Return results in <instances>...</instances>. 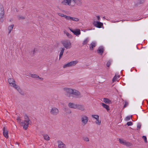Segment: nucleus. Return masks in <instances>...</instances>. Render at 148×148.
I'll return each mask as SVG.
<instances>
[{
    "label": "nucleus",
    "instance_id": "32",
    "mask_svg": "<svg viewBox=\"0 0 148 148\" xmlns=\"http://www.w3.org/2000/svg\"><path fill=\"white\" fill-rule=\"evenodd\" d=\"M132 144L129 142H128L126 141L125 145L127 147H130L132 146Z\"/></svg>",
    "mask_w": 148,
    "mask_h": 148
},
{
    "label": "nucleus",
    "instance_id": "5",
    "mask_svg": "<svg viewBox=\"0 0 148 148\" xmlns=\"http://www.w3.org/2000/svg\"><path fill=\"white\" fill-rule=\"evenodd\" d=\"M78 63V61L77 60L72 61L64 64L63 66V68H64L66 67L74 66Z\"/></svg>",
    "mask_w": 148,
    "mask_h": 148
},
{
    "label": "nucleus",
    "instance_id": "52",
    "mask_svg": "<svg viewBox=\"0 0 148 148\" xmlns=\"http://www.w3.org/2000/svg\"><path fill=\"white\" fill-rule=\"evenodd\" d=\"M97 18L98 20H99L100 19V16H97Z\"/></svg>",
    "mask_w": 148,
    "mask_h": 148
},
{
    "label": "nucleus",
    "instance_id": "35",
    "mask_svg": "<svg viewBox=\"0 0 148 148\" xmlns=\"http://www.w3.org/2000/svg\"><path fill=\"white\" fill-rule=\"evenodd\" d=\"M57 14L60 16L61 17H64L65 18V17L66 15H64V14L62 13H58Z\"/></svg>",
    "mask_w": 148,
    "mask_h": 148
},
{
    "label": "nucleus",
    "instance_id": "37",
    "mask_svg": "<svg viewBox=\"0 0 148 148\" xmlns=\"http://www.w3.org/2000/svg\"><path fill=\"white\" fill-rule=\"evenodd\" d=\"M31 76L33 78L39 77V76L35 74H32L31 75Z\"/></svg>",
    "mask_w": 148,
    "mask_h": 148
},
{
    "label": "nucleus",
    "instance_id": "25",
    "mask_svg": "<svg viewBox=\"0 0 148 148\" xmlns=\"http://www.w3.org/2000/svg\"><path fill=\"white\" fill-rule=\"evenodd\" d=\"M44 139L46 140H49L50 139V137L48 135L46 134H44L42 135Z\"/></svg>",
    "mask_w": 148,
    "mask_h": 148
},
{
    "label": "nucleus",
    "instance_id": "26",
    "mask_svg": "<svg viewBox=\"0 0 148 148\" xmlns=\"http://www.w3.org/2000/svg\"><path fill=\"white\" fill-rule=\"evenodd\" d=\"M119 141L121 144H122L124 145H125V143L126 142L125 140L121 138L119 139Z\"/></svg>",
    "mask_w": 148,
    "mask_h": 148
},
{
    "label": "nucleus",
    "instance_id": "18",
    "mask_svg": "<svg viewBox=\"0 0 148 148\" xmlns=\"http://www.w3.org/2000/svg\"><path fill=\"white\" fill-rule=\"evenodd\" d=\"M96 42H92L91 43L90 45L89 49L90 50H92L93 48L95 47L96 45Z\"/></svg>",
    "mask_w": 148,
    "mask_h": 148
},
{
    "label": "nucleus",
    "instance_id": "13",
    "mask_svg": "<svg viewBox=\"0 0 148 148\" xmlns=\"http://www.w3.org/2000/svg\"><path fill=\"white\" fill-rule=\"evenodd\" d=\"M73 3H74V6H75V4L77 5H81L82 3L81 0H73Z\"/></svg>",
    "mask_w": 148,
    "mask_h": 148
},
{
    "label": "nucleus",
    "instance_id": "9",
    "mask_svg": "<svg viewBox=\"0 0 148 148\" xmlns=\"http://www.w3.org/2000/svg\"><path fill=\"white\" fill-rule=\"evenodd\" d=\"M59 148H65L66 146L61 141L58 140L57 142Z\"/></svg>",
    "mask_w": 148,
    "mask_h": 148
},
{
    "label": "nucleus",
    "instance_id": "39",
    "mask_svg": "<svg viewBox=\"0 0 148 148\" xmlns=\"http://www.w3.org/2000/svg\"><path fill=\"white\" fill-rule=\"evenodd\" d=\"M95 123L99 125H100L101 124V121L100 120H99V119H98L96 120Z\"/></svg>",
    "mask_w": 148,
    "mask_h": 148
},
{
    "label": "nucleus",
    "instance_id": "4",
    "mask_svg": "<svg viewBox=\"0 0 148 148\" xmlns=\"http://www.w3.org/2000/svg\"><path fill=\"white\" fill-rule=\"evenodd\" d=\"M62 44L63 46L66 49H69L71 47V42L68 40H66L62 42Z\"/></svg>",
    "mask_w": 148,
    "mask_h": 148
},
{
    "label": "nucleus",
    "instance_id": "30",
    "mask_svg": "<svg viewBox=\"0 0 148 148\" xmlns=\"http://www.w3.org/2000/svg\"><path fill=\"white\" fill-rule=\"evenodd\" d=\"M24 118H25V121H26V122H29L30 120L29 118L27 116V115L26 114L24 116Z\"/></svg>",
    "mask_w": 148,
    "mask_h": 148
},
{
    "label": "nucleus",
    "instance_id": "31",
    "mask_svg": "<svg viewBox=\"0 0 148 148\" xmlns=\"http://www.w3.org/2000/svg\"><path fill=\"white\" fill-rule=\"evenodd\" d=\"M71 21H74L76 22H77L79 21V19L77 18L71 17Z\"/></svg>",
    "mask_w": 148,
    "mask_h": 148
},
{
    "label": "nucleus",
    "instance_id": "19",
    "mask_svg": "<svg viewBox=\"0 0 148 148\" xmlns=\"http://www.w3.org/2000/svg\"><path fill=\"white\" fill-rule=\"evenodd\" d=\"M74 35L77 36H78L80 34V32L79 29H77L74 30L73 33Z\"/></svg>",
    "mask_w": 148,
    "mask_h": 148
},
{
    "label": "nucleus",
    "instance_id": "41",
    "mask_svg": "<svg viewBox=\"0 0 148 148\" xmlns=\"http://www.w3.org/2000/svg\"><path fill=\"white\" fill-rule=\"evenodd\" d=\"M92 117L93 118L95 119L96 120L98 119H99V116L98 115H92Z\"/></svg>",
    "mask_w": 148,
    "mask_h": 148
},
{
    "label": "nucleus",
    "instance_id": "2",
    "mask_svg": "<svg viewBox=\"0 0 148 148\" xmlns=\"http://www.w3.org/2000/svg\"><path fill=\"white\" fill-rule=\"evenodd\" d=\"M73 0H63L61 4L63 5H68L71 7H74V3H73Z\"/></svg>",
    "mask_w": 148,
    "mask_h": 148
},
{
    "label": "nucleus",
    "instance_id": "15",
    "mask_svg": "<svg viewBox=\"0 0 148 148\" xmlns=\"http://www.w3.org/2000/svg\"><path fill=\"white\" fill-rule=\"evenodd\" d=\"M76 109H77L82 111H84L85 110L84 106L82 105L77 104Z\"/></svg>",
    "mask_w": 148,
    "mask_h": 148
},
{
    "label": "nucleus",
    "instance_id": "3",
    "mask_svg": "<svg viewBox=\"0 0 148 148\" xmlns=\"http://www.w3.org/2000/svg\"><path fill=\"white\" fill-rule=\"evenodd\" d=\"M88 120V118L86 116L83 115L81 116V122L83 126L85 125L87 123Z\"/></svg>",
    "mask_w": 148,
    "mask_h": 148
},
{
    "label": "nucleus",
    "instance_id": "50",
    "mask_svg": "<svg viewBox=\"0 0 148 148\" xmlns=\"http://www.w3.org/2000/svg\"><path fill=\"white\" fill-rule=\"evenodd\" d=\"M141 125H140L138 124L137 126V128L138 129H140L141 127Z\"/></svg>",
    "mask_w": 148,
    "mask_h": 148
},
{
    "label": "nucleus",
    "instance_id": "22",
    "mask_svg": "<svg viewBox=\"0 0 148 148\" xmlns=\"http://www.w3.org/2000/svg\"><path fill=\"white\" fill-rule=\"evenodd\" d=\"M103 101L105 103L108 104H110L111 103V101L109 99L106 98H103Z\"/></svg>",
    "mask_w": 148,
    "mask_h": 148
},
{
    "label": "nucleus",
    "instance_id": "47",
    "mask_svg": "<svg viewBox=\"0 0 148 148\" xmlns=\"http://www.w3.org/2000/svg\"><path fill=\"white\" fill-rule=\"evenodd\" d=\"M110 64L111 62L110 61H108L106 64V66L108 67H109L110 66Z\"/></svg>",
    "mask_w": 148,
    "mask_h": 148
},
{
    "label": "nucleus",
    "instance_id": "7",
    "mask_svg": "<svg viewBox=\"0 0 148 148\" xmlns=\"http://www.w3.org/2000/svg\"><path fill=\"white\" fill-rule=\"evenodd\" d=\"M4 14V9L3 5L0 4V18H1V21L2 22L3 20L2 18H3Z\"/></svg>",
    "mask_w": 148,
    "mask_h": 148
},
{
    "label": "nucleus",
    "instance_id": "8",
    "mask_svg": "<svg viewBox=\"0 0 148 148\" xmlns=\"http://www.w3.org/2000/svg\"><path fill=\"white\" fill-rule=\"evenodd\" d=\"M93 24L95 27L99 28L103 26V23H102L95 21H93Z\"/></svg>",
    "mask_w": 148,
    "mask_h": 148
},
{
    "label": "nucleus",
    "instance_id": "36",
    "mask_svg": "<svg viewBox=\"0 0 148 148\" xmlns=\"http://www.w3.org/2000/svg\"><path fill=\"white\" fill-rule=\"evenodd\" d=\"M83 138L84 140L86 142H88L89 141V139L87 137H83Z\"/></svg>",
    "mask_w": 148,
    "mask_h": 148
},
{
    "label": "nucleus",
    "instance_id": "53",
    "mask_svg": "<svg viewBox=\"0 0 148 148\" xmlns=\"http://www.w3.org/2000/svg\"><path fill=\"white\" fill-rule=\"evenodd\" d=\"M69 29L73 33L74 30L72 29H71L70 28H69Z\"/></svg>",
    "mask_w": 148,
    "mask_h": 148
},
{
    "label": "nucleus",
    "instance_id": "6",
    "mask_svg": "<svg viewBox=\"0 0 148 148\" xmlns=\"http://www.w3.org/2000/svg\"><path fill=\"white\" fill-rule=\"evenodd\" d=\"M59 111L58 109L56 107H52L50 111V114L53 116H56L59 114Z\"/></svg>",
    "mask_w": 148,
    "mask_h": 148
},
{
    "label": "nucleus",
    "instance_id": "34",
    "mask_svg": "<svg viewBox=\"0 0 148 148\" xmlns=\"http://www.w3.org/2000/svg\"><path fill=\"white\" fill-rule=\"evenodd\" d=\"M118 77L119 78V76H118L117 77H116V75L112 79V81L113 82H114L116 80H117Z\"/></svg>",
    "mask_w": 148,
    "mask_h": 148
},
{
    "label": "nucleus",
    "instance_id": "38",
    "mask_svg": "<svg viewBox=\"0 0 148 148\" xmlns=\"http://www.w3.org/2000/svg\"><path fill=\"white\" fill-rule=\"evenodd\" d=\"M88 38H86L85 40L83 42L82 44L84 45H86L87 44L88 42Z\"/></svg>",
    "mask_w": 148,
    "mask_h": 148
},
{
    "label": "nucleus",
    "instance_id": "33",
    "mask_svg": "<svg viewBox=\"0 0 148 148\" xmlns=\"http://www.w3.org/2000/svg\"><path fill=\"white\" fill-rule=\"evenodd\" d=\"M65 111L67 113L70 114L71 113V111L68 108H65Z\"/></svg>",
    "mask_w": 148,
    "mask_h": 148
},
{
    "label": "nucleus",
    "instance_id": "45",
    "mask_svg": "<svg viewBox=\"0 0 148 148\" xmlns=\"http://www.w3.org/2000/svg\"><path fill=\"white\" fill-rule=\"evenodd\" d=\"M128 126L132 125L133 124L131 122H128L126 124Z\"/></svg>",
    "mask_w": 148,
    "mask_h": 148
},
{
    "label": "nucleus",
    "instance_id": "23",
    "mask_svg": "<svg viewBox=\"0 0 148 148\" xmlns=\"http://www.w3.org/2000/svg\"><path fill=\"white\" fill-rule=\"evenodd\" d=\"M64 34H66V36L69 38H73V36L70 34L68 32H66L65 31L64 32Z\"/></svg>",
    "mask_w": 148,
    "mask_h": 148
},
{
    "label": "nucleus",
    "instance_id": "44",
    "mask_svg": "<svg viewBox=\"0 0 148 148\" xmlns=\"http://www.w3.org/2000/svg\"><path fill=\"white\" fill-rule=\"evenodd\" d=\"M124 102H125V104L123 106V108L126 107L127 106V105H128V103L126 101H125Z\"/></svg>",
    "mask_w": 148,
    "mask_h": 148
},
{
    "label": "nucleus",
    "instance_id": "16",
    "mask_svg": "<svg viewBox=\"0 0 148 148\" xmlns=\"http://www.w3.org/2000/svg\"><path fill=\"white\" fill-rule=\"evenodd\" d=\"M59 49L60 50V53L59 55V60H60L62 57L63 53L65 50V49L64 48L61 47Z\"/></svg>",
    "mask_w": 148,
    "mask_h": 148
},
{
    "label": "nucleus",
    "instance_id": "27",
    "mask_svg": "<svg viewBox=\"0 0 148 148\" xmlns=\"http://www.w3.org/2000/svg\"><path fill=\"white\" fill-rule=\"evenodd\" d=\"M119 141L121 144H122L124 145H125V143L126 142L125 140L121 138L119 139Z\"/></svg>",
    "mask_w": 148,
    "mask_h": 148
},
{
    "label": "nucleus",
    "instance_id": "51",
    "mask_svg": "<svg viewBox=\"0 0 148 148\" xmlns=\"http://www.w3.org/2000/svg\"><path fill=\"white\" fill-rule=\"evenodd\" d=\"M39 79L41 80V81H42L43 80V78L42 77H38Z\"/></svg>",
    "mask_w": 148,
    "mask_h": 148
},
{
    "label": "nucleus",
    "instance_id": "43",
    "mask_svg": "<svg viewBox=\"0 0 148 148\" xmlns=\"http://www.w3.org/2000/svg\"><path fill=\"white\" fill-rule=\"evenodd\" d=\"M131 118V117L130 116H127L125 118V120L127 121H129L130 120Z\"/></svg>",
    "mask_w": 148,
    "mask_h": 148
},
{
    "label": "nucleus",
    "instance_id": "14",
    "mask_svg": "<svg viewBox=\"0 0 148 148\" xmlns=\"http://www.w3.org/2000/svg\"><path fill=\"white\" fill-rule=\"evenodd\" d=\"M3 135L4 136L7 138L8 137V131L6 130L5 127H4L3 130Z\"/></svg>",
    "mask_w": 148,
    "mask_h": 148
},
{
    "label": "nucleus",
    "instance_id": "12",
    "mask_svg": "<svg viewBox=\"0 0 148 148\" xmlns=\"http://www.w3.org/2000/svg\"><path fill=\"white\" fill-rule=\"evenodd\" d=\"M29 124V122H26L24 121V122H23V123L22 124V125H23V129L25 130H27Z\"/></svg>",
    "mask_w": 148,
    "mask_h": 148
},
{
    "label": "nucleus",
    "instance_id": "11",
    "mask_svg": "<svg viewBox=\"0 0 148 148\" xmlns=\"http://www.w3.org/2000/svg\"><path fill=\"white\" fill-rule=\"evenodd\" d=\"M77 105V104H76L70 102L68 103V106L70 108L73 109H76Z\"/></svg>",
    "mask_w": 148,
    "mask_h": 148
},
{
    "label": "nucleus",
    "instance_id": "17",
    "mask_svg": "<svg viewBox=\"0 0 148 148\" xmlns=\"http://www.w3.org/2000/svg\"><path fill=\"white\" fill-rule=\"evenodd\" d=\"M104 50L103 47H100L97 50V52L101 55L103 52Z\"/></svg>",
    "mask_w": 148,
    "mask_h": 148
},
{
    "label": "nucleus",
    "instance_id": "49",
    "mask_svg": "<svg viewBox=\"0 0 148 148\" xmlns=\"http://www.w3.org/2000/svg\"><path fill=\"white\" fill-rule=\"evenodd\" d=\"M18 18L20 19H25V18L22 16H19Z\"/></svg>",
    "mask_w": 148,
    "mask_h": 148
},
{
    "label": "nucleus",
    "instance_id": "28",
    "mask_svg": "<svg viewBox=\"0 0 148 148\" xmlns=\"http://www.w3.org/2000/svg\"><path fill=\"white\" fill-rule=\"evenodd\" d=\"M16 119L17 120V122L20 123L21 125H22V124L23 123V122L21 121V117L20 116H18Z\"/></svg>",
    "mask_w": 148,
    "mask_h": 148
},
{
    "label": "nucleus",
    "instance_id": "24",
    "mask_svg": "<svg viewBox=\"0 0 148 148\" xmlns=\"http://www.w3.org/2000/svg\"><path fill=\"white\" fill-rule=\"evenodd\" d=\"M14 25H11L9 26L8 27V30H9V32H8V34H10V33L11 31H12V29L14 27Z\"/></svg>",
    "mask_w": 148,
    "mask_h": 148
},
{
    "label": "nucleus",
    "instance_id": "10",
    "mask_svg": "<svg viewBox=\"0 0 148 148\" xmlns=\"http://www.w3.org/2000/svg\"><path fill=\"white\" fill-rule=\"evenodd\" d=\"M145 0H137V2L134 4V6L135 7L138 6L144 3Z\"/></svg>",
    "mask_w": 148,
    "mask_h": 148
},
{
    "label": "nucleus",
    "instance_id": "20",
    "mask_svg": "<svg viewBox=\"0 0 148 148\" xmlns=\"http://www.w3.org/2000/svg\"><path fill=\"white\" fill-rule=\"evenodd\" d=\"M8 81L9 84H10V85H13V84H14L15 83V81L12 78H10L8 80Z\"/></svg>",
    "mask_w": 148,
    "mask_h": 148
},
{
    "label": "nucleus",
    "instance_id": "42",
    "mask_svg": "<svg viewBox=\"0 0 148 148\" xmlns=\"http://www.w3.org/2000/svg\"><path fill=\"white\" fill-rule=\"evenodd\" d=\"M65 18L68 20L71 21V17L69 16H66Z\"/></svg>",
    "mask_w": 148,
    "mask_h": 148
},
{
    "label": "nucleus",
    "instance_id": "1",
    "mask_svg": "<svg viewBox=\"0 0 148 148\" xmlns=\"http://www.w3.org/2000/svg\"><path fill=\"white\" fill-rule=\"evenodd\" d=\"M63 90L65 92V95L69 97H73V95L77 97H82L80 93L76 90L67 88H64Z\"/></svg>",
    "mask_w": 148,
    "mask_h": 148
},
{
    "label": "nucleus",
    "instance_id": "48",
    "mask_svg": "<svg viewBox=\"0 0 148 148\" xmlns=\"http://www.w3.org/2000/svg\"><path fill=\"white\" fill-rule=\"evenodd\" d=\"M36 51L37 50H36L35 49H34L33 50V51L32 52V53L33 54H34L35 53Z\"/></svg>",
    "mask_w": 148,
    "mask_h": 148
},
{
    "label": "nucleus",
    "instance_id": "40",
    "mask_svg": "<svg viewBox=\"0 0 148 148\" xmlns=\"http://www.w3.org/2000/svg\"><path fill=\"white\" fill-rule=\"evenodd\" d=\"M18 91L19 92L23 95H24V93L23 91L21 89V88H19Z\"/></svg>",
    "mask_w": 148,
    "mask_h": 148
},
{
    "label": "nucleus",
    "instance_id": "29",
    "mask_svg": "<svg viewBox=\"0 0 148 148\" xmlns=\"http://www.w3.org/2000/svg\"><path fill=\"white\" fill-rule=\"evenodd\" d=\"M11 86H12L14 88L16 89L17 90L20 88V87L18 85H16L15 83L13 85H11Z\"/></svg>",
    "mask_w": 148,
    "mask_h": 148
},
{
    "label": "nucleus",
    "instance_id": "21",
    "mask_svg": "<svg viewBox=\"0 0 148 148\" xmlns=\"http://www.w3.org/2000/svg\"><path fill=\"white\" fill-rule=\"evenodd\" d=\"M101 104L103 106V107L104 108H106L108 111L109 110V107L108 105H107L103 103H101Z\"/></svg>",
    "mask_w": 148,
    "mask_h": 148
},
{
    "label": "nucleus",
    "instance_id": "46",
    "mask_svg": "<svg viewBox=\"0 0 148 148\" xmlns=\"http://www.w3.org/2000/svg\"><path fill=\"white\" fill-rule=\"evenodd\" d=\"M142 138L144 140L145 142V143H147V138L146 136H143L142 137Z\"/></svg>",
    "mask_w": 148,
    "mask_h": 148
}]
</instances>
